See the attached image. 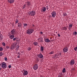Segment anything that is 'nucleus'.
I'll use <instances>...</instances> for the list:
<instances>
[{
	"label": "nucleus",
	"mask_w": 77,
	"mask_h": 77,
	"mask_svg": "<svg viewBox=\"0 0 77 77\" xmlns=\"http://www.w3.org/2000/svg\"><path fill=\"white\" fill-rule=\"evenodd\" d=\"M34 32V29H28L26 31L27 34L31 35Z\"/></svg>",
	"instance_id": "1"
},
{
	"label": "nucleus",
	"mask_w": 77,
	"mask_h": 77,
	"mask_svg": "<svg viewBox=\"0 0 77 77\" xmlns=\"http://www.w3.org/2000/svg\"><path fill=\"white\" fill-rule=\"evenodd\" d=\"M1 66L2 68L5 69L7 68V65H6V63H3L1 64Z\"/></svg>",
	"instance_id": "2"
},
{
	"label": "nucleus",
	"mask_w": 77,
	"mask_h": 77,
	"mask_svg": "<svg viewBox=\"0 0 77 77\" xmlns=\"http://www.w3.org/2000/svg\"><path fill=\"white\" fill-rule=\"evenodd\" d=\"M68 51V47H65L63 48V53H66Z\"/></svg>",
	"instance_id": "3"
},
{
	"label": "nucleus",
	"mask_w": 77,
	"mask_h": 77,
	"mask_svg": "<svg viewBox=\"0 0 77 77\" xmlns=\"http://www.w3.org/2000/svg\"><path fill=\"white\" fill-rule=\"evenodd\" d=\"M23 75H28V72L26 70H23L22 72Z\"/></svg>",
	"instance_id": "4"
},
{
	"label": "nucleus",
	"mask_w": 77,
	"mask_h": 77,
	"mask_svg": "<svg viewBox=\"0 0 77 77\" xmlns=\"http://www.w3.org/2000/svg\"><path fill=\"white\" fill-rule=\"evenodd\" d=\"M51 15L53 18H54L56 15V12L55 11L52 12L51 13Z\"/></svg>",
	"instance_id": "5"
},
{
	"label": "nucleus",
	"mask_w": 77,
	"mask_h": 77,
	"mask_svg": "<svg viewBox=\"0 0 77 77\" xmlns=\"http://www.w3.org/2000/svg\"><path fill=\"white\" fill-rule=\"evenodd\" d=\"M30 14L31 16H35L36 14V13L35 11H32L30 12Z\"/></svg>",
	"instance_id": "6"
},
{
	"label": "nucleus",
	"mask_w": 77,
	"mask_h": 77,
	"mask_svg": "<svg viewBox=\"0 0 77 77\" xmlns=\"http://www.w3.org/2000/svg\"><path fill=\"white\" fill-rule=\"evenodd\" d=\"M38 68V65L35 64L33 66V69H34V70H36V69H37Z\"/></svg>",
	"instance_id": "7"
},
{
	"label": "nucleus",
	"mask_w": 77,
	"mask_h": 77,
	"mask_svg": "<svg viewBox=\"0 0 77 77\" xmlns=\"http://www.w3.org/2000/svg\"><path fill=\"white\" fill-rule=\"evenodd\" d=\"M9 38H10L11 39H14V37L15 36H14V35L11 34H9Z\"/></svg>",
	"instance_id": "8"
},
{
	"label": "nucleus",
	"mask_w": 77,
	"mask_h": 77,
	"mask_svg": "<svg viewBox=\"0 0 77 77\" xmlns=\"http://www.w3.org/2000/svg\"><path fill=\"white\" fill-rule=\"evenodd\" d=\"M11 32L12 35H15V33H16L15 32V30L14 29H12L11 31Z\"/></svg>",
	"instance_id": "9"
},
{
	"label": "nucleus",
	"mask_w": 77,
	"mask_h": 77,
	"mask_svg": "<svg viewBox=\"0 0 77 77\" xmlns=\"http://www.w3.org/2000/svg\"><path fill=\"white\" fill-rule=\"evenodd\" d=\"M75 60L74 59H72L70 62V64L71 65H74V63H75Z\"/></svg>",
	"instance_id": "10"
},
{
	"label": "nucleus",
	"mask_w": 77,
	"mask_h": 77,
	"mask_svg": "<svg viewBox=\"0 0 77 77\" xmlns=\"http://www.w3.org/2000/svg\"><path fill=\"white\" fill-rule=\"evenodd\" d=\"M45 11H46V8L45 7H43L42 8V9L41 10V12H45Z\"/></svg>",
	"instance_id": "11"
},
{
	"label": "nucleus",
	"mask_w": 77,
	"mask_h": 77,
	"mask_svg": "<svg viewBox=\"0 0 77 77\" xmlns=\"http://www.w3.org/2000/svg\"><path fill=\"white\" fill-rule=\"evenodd\" d=\"M38 57L39 58H43L44 57L43 56V55L41 54H38Z\"/></svg>",
	"instance_id": "12"
},
{
	"label": "nucleus",
	"mask_w": 77,
	"mask_h": 77,
	"mask_svg": "<svg viewBox=\"0 0 77 77\" xmlns=\"http://www.w3.org/2000/svg\"><path fill=\"white\" fill-rule=\"evenodd\" d=\"M8 1L9 3H13L14 2L15 0H8Z\"/></svg>",
	"instance_id": "13"
},
{
	"label": "nucleus",
	"mask_w": 77,
	"mask_h": 77,
	"mask_svg": "<svg viewBox=\"0 0 77 77\" xmlns=\"http://www.w3.org/2000/svg\"><path fill=\"white\" fill-rule=\"evenodd\" d=\"M16 47V45H12L11 46V50H13V49H14Z\"/></svg>",
	"instance_id": "14"
},
{
	"label": "nucleus",
	"mask_w": 77,
	"mask_h": 77,
	"mask_svg": "<svg viewBox=\"0 0 77 77\" xmlns=\"http://www.w3.org/2000/svg\"><path fill=\"white\" fill-rule=\"evenodd\" d=\"M45 42L47 43H49V42H50V40H49L48 38H46L45 40Z\"/></svg>",
	"instance_id": "15"
},
{
	"label": "nucleus",
	"mask_w": 77,
	"mask_h": 77,
	"mask_svg": "<svg viewBox=\"0 0 77 77\" xmlns=\"http://www.w3.org/2000/svg\"><path fill=\"white\" fill-rule=\"evenodd\" d=\"M3 40V35L2 34H0V41Z\"/></svg>",
	"instance_id": "16"
},
{
	"label": "nucleus",
	"mask_w": 77,
	"mask_h": 77,
	"mask_svg": "<svg viewBox=\"0 0 77 77\" xmlns=\"http://www.w3.org/2000/svg\"><path fill=\"white\" fill-rule=\"evenodd\" d=\"M17 24H18V27L20 28L22 26V24L21 23H19Z\"/></svg>",
	"instance_id": "17"
},
{
	"label": "nucleus",
	"mask_w": 77,
	"mask_h": 77,
	"mask_svg": "<svg viewBox=\"0 0 77 77\" xmlns=\"http://www.w3.org/2000/svg\"><path fill=\"white\" fill-rule=\"evenodd\" d=\"M39 39H40V42H43V39H42V38H38V40H39Z\"/></svg>",
	"instance_id": "18"
},
{
	"label": "nucleus",
	"mask_w": 77,
	"mask_h": 77,
	"mask_svg": "<svg viewBox=\"0 0 77 77\" xmlns=\"http://www.w3.org/2000/svg\"><path fill=\"white\" fill-rule=\"evenodd\" d=\"M26 4L28 5V6H30V2H26Z\"/></svg>",
	"instance_id": "19"
},
{
	"label": "nucleus",
	"mask_w": 77,
	"mask_h": 77,
	"mask_svg": "<svg viewBox=\"0 0 77 77\" xmlns=\"http://www.w3.org/2000/svg\"><path fill=\"white\" fill-rule=\"evenodd\" d=\"M71 27H72V24H70V25H69V29L70 30L71 29Z\"/></svg>",
	"instance_id": "20"
},
{
	"label": "nucleus",
	"mask_w": 77,
	"mask_h": 77,
	"mask_svg": "<svg viewBox=\"0 0 77 77\" xmlns=\"http://www.w3.org/2000/svg\"><path fill=\"white\" fill-rule=\"evenodd\" d=\"M44 47L43 46H41L40 47V50L42 52L43 51H44Z\"/></svg>",
	"instance_id": "21"
},
{
	"label": "nucleus",
	"mask_w": 77,
	"mask_h": 77,
	"mask_svg": "<svg viewBox=\"0 0 77 77\" xmlns=\"http://www.w3.org/2000/svg\"><path fill=\"white\" fill-rule=\"evenodd\" d=\"M33 44L34 45L37 46V45H38V43L36 42H34L33 43Z\"/></svg>",
	"instance_id": "22"
},
{
	"label": "nucleus",
	"mask_w": 77,
	"mask_h": 77,
	"mask_svg": "<svg viewBox=\"0 0 77 77\" xmlns=\"http://www.w3.org/2000/svg\"><path fill=\"white\" fill-rule=\"evenodd\" d=\"M19 23V21H18V20L17 19H16V20L15 21V24H17Z\"/></svg>",
	"instance_id": "23"
},
{
	"label": "nucleus",
	"mask_w": 77,
	"mask_h": 77,
	"mask_svg": "<svg viewBox=\"0 0 77 77\" xmlns=\"http://www.w3.org/2000/svg\"><path fill=\"white\" fill-rule=\"evenodd\" d=\"M62 72L64 73L66 72V70H65V68H63V69Z\"/></svg>",
	"instance_id": "24"
},
{
	"label": "nucleus",
	"mask_w": 77,
	"mask_h": 77,
	"mask_svg": "<svg viewBox=\"0 0 77 77\" xmlns=\"http://www.w3.org/2000/svg\"><path fill=\"white\" fill-rule=\"evenodd\" d=\"M63 30H67V28H66V27H64L63 28Z\"/></svg>",
	"instance_id": "25"
},
{
	"label": "nucleus",
	"mask_w": 77,
	"mask_h": 77,
	"mask_svg": "<svg viewBox=\"0 0 77 77\" xmlns=\"http://www.w3.org/2000/svg\"><path fill=\"white\" fill-rule=\"evenodd\" d=\"M31 49H32V48H31V47H29L28 48V51H30L31 50Z\"/></svg>",
	"instance_id": "26"
},
{
	"label": "nucleus",
	"mask_w": 77,
	"mask_h": 77,
	"mask_svg": "<svg viewBox=\"0 0 77 77\" xmlns=\"http://www.w3.org/2000/svg\"><path fill=\"white\" fill-rule=\"evenodd\" d=\"M2 55H3V54L2 52H0V56H2Z\"/></svg>",
	"instance_id": "27"
},
{
	"label": "nucleus",
	"mask_w": 77,
	"mask_h": 77,
	"mask_svg": "<svg viewBox=\"0 0 77 77\" xmlns=\"http://www.w3.org/2000/svg\"><path fill=\"white\" fill-rule=\"evenodd\" d=\"M26 8V4H25L23 6V9H24V8Z\"/></svg>",
	"instance_id": "28"
},
{
	"label": "nucleus",
	"mask_w": 77,
	"mask_h": 77,
	"mask_svg": "<svg viewBox=\"0 0 77 77\" xmlns=\"http://www.w3.org/2000/svg\"><path fill=\"white\" fill-rule=\"evenodd\" d=\"M58 57V55L57 54H56L55 56V58H57Z\"/></svg>",
	"instance_id": "29"
},
{
	"label": "nucleus",
	"mask_w": 77,
	"mask_h": 77,
	"mask_svg": "<svg viewBox=\"0 0 77 77\" xmlns=\"http://www.w3.org/2000/svg\"><path fill=\"white\" fill-rule=\"evenodd\" d=\"M54 53V51H52L50 52L49 54H53Z\"/></svg>",
	"instance_id": "30"
},
{
	"label": "nucleus",
	"mask_w": 77,
	"mask_h": 77,
	"mask_svg": "<svg viewBox=\"0 0 77 77\" xmlns=\"http://www.w3.org/2000/svg\"><path fill=\"white\" fill-rule=\"evenodd\" d=\"M17 39H18V38H16L15 37L13 39V41H15Z\"/></svg>",
	"instance_id": "31"
},
{
	"label": "nucleus",
	"mask_w": 77,
	"mask_h": 77,
	"mask_svg": "<svg viewBox=\"0 0 77 77\" xmlns=\"http://www.w3.org/2000/svg\"><path fill=\"white\" fill-rule=\"evenodd\" d=\"M57 55H58V56H61V53H57Z\"/></svg>",
	"instance_id": "32"
},
{
	"label": "nucleus",
	"mask_w": 77,
	"mask_h": 77,
	"mask_svg": "<svg viewBox=\"0 0 77 77\" xmlns=\"http://www.w3.org/2000/svg\"><path fill=\"white\" fill-rule=\"evenodd\" d=\"M63 17H66L67 15L66 13H64L63 14Z\"/></svg>",
	"instance_id": "33"
},
{
	"label": "nucleus",
	"mask_w": 77,
	"mask_h": 77,
	"mask_svg": "<svg viewBox=\"0 0 77 77\" xmlns=\"http://www.w3.org/2000/svg\"><path fill=\"white\" fill-rule=\"evenodd\" d=\"M73 34L74 35H76L77 34V32H75V33L74 32L73 33Z\"/></svg>",
	"instance_id": "34"
},
{
	"label": "nucleus",
	"mask_w": 77,
	"mask_h": 77,
	"mask_svg": "<svg viewBox=\"0 0 77 77\" xmlns=\"http://www.w3.org/2000/svg\"><path fill=\"white\" fill-rule=\"evenodd\" d=\"M74 70H75V68L72 69H71V71L72 72L73 71H74Z\"/></svg>",
	"instance_id": "35"
},
{
	"label": "nucleus",
	"mask_w": 77,
	"mask_h": 77,
	"mask_svg": "<svg viewBox=\"0 0 77 77\" xmlns=\"http://www.w3.org/2000/svg\"><path fill=\"white\" fill-rule=\"evenodd\" d=\"M3 48L2 47H0V51H2L3 50Z\"/></svg>",
	"instance_id": "36"
},
{
	"label": "nucleus",
	"mask_w": 77,
	"mask_h": 77,
	"mask_svg": "<svg viewBox=\"0 0 77 77\" xmlns=\"http://www.w3.org/2000/svg\"><path fill=\"white\" fill-rule=\"evenodd\" d=\"M2 45L3 46H5V42H3L2 43Z\"/></svg>",
	"instance_id": "37"
},
{
	"label": "nucleus",
	"mask_w": 77,
	"mask_h": 77,
	"mask_svg": "<svg viewBox=\"0 0 77 77\" xmlns=\"http://www.w3.org/2000/svg\"><path fill=\"white\" fill-rule=\"evenodd\" d=\"M19 47H20L19 46H17L16 47V48L17 50H18V49H19Z\"/></svg>",
	"instance_id": "38"
},
{
	"label": "nucleus",
	"mask_w": 77,
	"mask_h": 77,
	"mask_svg": "<svg viewBox=\"0 0 77 77\" xmlns=\"http://www.w3.org/2000/svg\"><path fill=\"white\" fill-rule=\"evenodd\" d=\"M4 59L6 61L7 60H8V58H7V57H5L4 58Z\"/></svg>",
	"instance_id": "39"
},
{
	"label": "nucleus",
	"mask_w": 77,
	"mask_h": 77,
	"mask_svg": "<svg viewBox=\"0 0 77 77\" xmlns=\"http://www.w3.org/2000/svg\"><path fill=\"white\" fill-rule=\"evenodd\" d=\"M46 9H47V11H48V6H46Z\"/></svg>",
	"instance_id": "40"
},
{
	"label": "nucleus",
	"mask_w": 77,
	"mask_h": 77,
	"mask_svg": "<svg viewBox=\"0 0 77 77\" xmlns=\"http://www.w3.org/2000/svg\"><path fill=\"white\" fill-rule=\"evenodd\" d=\"M6 48H7V49H8V48H9V46H6Z\"/></svg>",
	"instance_id": "41"
},
{
	"label": "nucleus",
	"mask_w": 77,
	"mask_h": 77,
	"mask_svg": "<svg viewBox=\"0 0 77 77\" xmlns=\"http://www.w3.org/2000/svg\"><path fill=\"white\" fill-rule=\"evenodd\" d=\"M24 26H25L26 27V26H27V23L24 24Z\"/></svg>",
	"instance_id": "42"
},
{
	"label": "nucleus",
	"mask_w": 77,
	"mask_h": 77,
	"mask_svg": "<svg viewBox=\"0 0 77 77\" xmlns=\"http://www.w3.org/2000/svg\"><path fill=\"white\" fill-rule=\"evenodd\" d=\"M18 56H20V53L18 52L17 54Z\"/></svg>",
	"instance_id": "43"
},
{
	"label": "nucleus",
	"mask_w": 77,
	"mask_h": 77,
	"mask_svg": "<svg viewBox=\"0 0 77 77\" xmlns=\"http://www.w3.org/2000/svg\"><path fill=\"white\" fill-rule=\"evenodd\" d=\"M8 68H11V65H9L8 66Z\"/></svg>",
	"instance_id": "44"
},
{
	"label": "nucleus",
	"mask_w": 77,
	"mask_h": 77,
	"mask_svg": "<svg viewBox=\"0 0 77 77\" xmlns=\"http://www.w3.org/2000/svg\"><path fill=\"white\" fill-rule=\"evenodd\" d=\"M17 57L18 58H20V55H18L17 56Z\"/></svg>",
	"instance_id": "45"
},
{
	"label": "nucleus",
	"mask_w": 77,
	"mask_h": 77,
	"mask_svg": "<svg viewBox=\"0 0 77 77\" xmlns=\"http://www.w3.org/2000/svg\"><path fill=\"white\" fill-rule=\"evenodd\" d=\"M57 35H58V36H59V37H60V34H57Z\"/></svg>",
	"instance_id": "46"
},
{
	"label": "nucleus",
	"mask_w": 77,
	"mask_h": 77,
	"mask_svg": "<svg viewBox=\"0 0 77 77\" xmlns=\"http://www.w3.org/2000/svg\"><path fill=\"white\" fill-rule=\"evenodd\" d=\"M43 33V32H40V34H42Z\"/></svg>",
	"instance_id": "47"
},
{
	"label": "nucleus",
	"mask_w": 77,
	"mask_h": 77,
	"mask_svg": "<svg viewBox=\"0 0 77 77\" xmlns=\"http://www.w3.org/2000/svg\"><path fill=\"white\" fill-rule=\"evenodd\" d=\"M16 41H19V40H17V39L16 40Z\"/></svg>",
	"instance_id": "48"
},
{
	"label": "nucleus",
	"mask_w": 77,
	"mask_h": 77,
	"mask_svg": "<svg viewBox=\"0 0 77 77\" xmlns=\"http://www.w3.org/2000/svg\"><path fill=\"white\" fill-rule=\"evenodd\" d=\"M1 70H2V68L0 67V71H1Z\"/></svg>",
	"instance_id": "49"
},
{
	"label": "nucleus",
	"mask_w": 77,
	"mask_h": 77,
	"mask_svg": "<svg viewBox=\"0 0 77 77\" xmlns=\"http://www.w3.org/2000/svg\"><path fill=\"white\" fill-rule=\"evenodd\" d=\"M32 26L33 27H35V25H34V24L32 25Z\"/></svg>",
	"instance_id": "50"
}]
</instances>
